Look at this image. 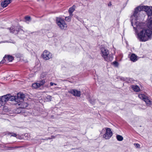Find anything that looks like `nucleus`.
I'll return each instance as SVG.
<instances>
[{
    "instance_id": "nucleus-1",
    "label": "nucleus",
    "mask_w": 152,
    "mask_h": 152,
    "mask_svg": "<svg viewBox=\"0 0 152 152\" xmlns=\"http://www.w3.org/2000/svg\"><path fill=\"white\" fill-rule=\"evenodd\" d=\"M133 27L135 32L137 34V38L140 41L145 42L151 39L152 35V31L148 29L143 28V24L136 21V23H133Z\"/></svg>"
},
{
    "instance_id": "nucleus-2",
    "label": "nucleus",
    "mask_w": 152,
    "mask_h": 152,
    "mask_svg": "<svg viewBox=\"0 0 152 152\" xmlns=\"http://www.w3.org/2000/svg\"><path fill=\"white\" fill-rule=\"evenodd\" d=\"M109 54V50L107 48H101V55L105 61H110L113 60V56Z\"/></svg>"
},
{
    "instance_id": "nucleus-3",
    "label": "nucleus",
    "mask_w": 152,
    "mask_h": 152,
    "mask_svg": "<svg viewBox=\"0 0 152 152\" xmlns=\"http://www.w3.org/2000/svg\"><path fill=\"white\" fill-rule=\"evenodd\" d=\"M56 23L59 27L62 30H66L67 27V25L65 21L61 18H57Z\"/></svg>"
},
{
    "instance_id": "nucleus-4",
    "label": "nucleus",
    "mask_w": 152,
    "mask_h": 152,
    "mask_svg": "<svg viewBox=\"0 0 152 152\" xmlns=\"http://www.w3.org/2000/svg\"><path fill=\"white\" fill-rule=\"evenodd\" d=\"M139 97L145 101L147 105H152V102L150 100L147 96L144 94H141L138 95Z\"/></svg>"
},
{
    "instance_id": "nucleus-5",
    "label": "nucleus",
    "mask_w": 152,
    "mask_h": 152,
    "mask_svg": "<svg viewBox=\"0 0 152 152\" xmlns=\"http://www.w3.org/2000/svg\"><path fill=\"white\" fill-rule=\"evenodd\" d=\"M42 57L44 59L47 60L52 58V54L49 51L45 50L43 52Z\"/></svg>"
},
{
    "instance_id": "nucleus-6",
    "label": "nucleus",
    "mask_w": 152,
    "mask_h": 152,
    "mask_svg": "<svg viewBox=\"0 0 152 152\" xmlns=\"http://www.w3.org/2000/svg\"><path fill=\"white\" fill-rule=\"evenodd\" d=\"M106 132L104 134L103 137L105 139H108L112 136L113 132L109 128H106Z\"/></svg>"
},
{
    "instance_id": "nucleus-7",
    "label": "nucleus",
    "mask_w": 152,
    "mask_h": 152,
    "mask_svg": "<svg viewBox=\"0 0 152 152\" xmlns=\"http://www.w3.org/2000/svg\"><path fill=\"white\" fill-rule=\"evenodd\" d=\"M14 59V58L12 56L10 55H5L3 58V59L0 62V64H3L6 61H12Z\"/></svg>"
},
{
    "instance_id": "nucleus-8",
    "label": "nucleus",
    "mask_w": 152,
    "mask_h": 152,
    "mask_svg": "<svg viewBox=\"0 0 152 152\" xmlns=\"http://www.w3.org/2000/svg\"><path fill=\"white\" fill-rule=\"evenodd\" d=\"M68 92L75 96L80 97L81 95L80 91L75 89H71L68 91Z\"/></svg>"
},
{
    "instance_id": "nucleus-9",
    "label": "nucleus",
    "mask_w": 152,
    "mask_h": 152,
    "mask_svg": "<svg viewBox=\"0 0 152 152\" xmlns=\"http://www.w3.org/2000/svg\"><path fill=\"white\" fill-rule=\"evenodd\" d=\"M16 99L18 101V103H19L20 102L24 101L25 100H26L24 94L21 93H18Z\"/></svg>"
},
{
    "instance_id": "nucleus-10",
    "label": "nucleus",
    "mask_w": 152,
    "mask_h": 152,
    "mask_svg": "<svg viewBox=\"0 0 152 152\" xmlns=\"http://www.w3.org/2000/svg\"><path fill=\"white\" fill-rule=\"evenodd\" d=\"M12 1V0H4L1 2V6L3 7H7Z\"/></svg>"
},
{
    "instance_id": "nucleus-11",
    "label": "nucleus",
    "mask_w": 152,
    "mask_h": 152,
    "mask_svg": "<svg viewBox=\"0 0 152 152\" xmlns=\"http://www.w3.org/2000/svg\"><path fill=\"white\" fill-rule=\"evenodd\" d=\"M147 26L150 31H152V17L151 19H148L147 21Z\"/></svg>"
},
{
    "instance_id": "nucleus-12",
    "label": "nucleus",
    "mask_w": 152,
    "mask_h": 152,
    "mask_svg": "<svg viewBox=\"0 0 152 152\" xmlns=\"http://www.w3.org/2000/svg\"><path fill=\"white\" fill-rule=\"evenodd\" d=\"M9 100L14 101L15 102L14 103L15 104H17L18 103V101L17 99H16L17 97H16L15 96H11L10 94H9Z\"/></svg>"
},
{
    "instance_id": "nucleus-13",
    "label": "nucleus",
    "mask_w": 152,
    "mask_h": 152,
    "mask_svg": "<svg viewBox=\"0 0 152 152\" xmlns=\"http://www.w3.org/2000/svg\"><path fill=\"white\" fill-rule=\"evenodd\" d=\"M9 95H8V94L4 95L1 96V99L5 103L6 102L9 100Z\"/></svg>"
},
{
    "instance_id": "nucleus-14",
    "label": "nucleus",
    "mask_w": 152,
    "mask_h": 152,
    "mask_svg": "<svg viewBox=\"0 0 152 152\" xmlns=\"http://www.w3.org/2000/svg\"><path fill=\"white\" fill-rule=\"evenodd\" d=\"M20 102V103L18 105L20 106V107L21 108H25L27 107L28 105V104L26 102H24L23 101Z\"/></svg>"
},
{
    "instance_id": "nucleus-15",
    "label": "nucleus",
    "mask_w": 152,
    "mask_h": 152,
    "mask_svg": "<svg viewBox=\"0 0 152 152\" xmlns=\"http://www.w3.org/2000/svg\"><path fill=\"white\" fill-rule=\"evenodd\" d=\"M132 88L136 92H139L140 91V89L139 86L137 85H134L132 86Z\"/></svg>"
},
{
    "instance_id": "nucleus-16",
    "label": "nucleus",
    "mask_w": 152,
    "mask_h": 152,
    "mask_svg": "<svg viewBox=\"0 0 152 152\" xmlns=\"http://www.w3.org/2000/svg\"><path fill=\"white\" fill-rule=\"evenodd\" d=\"M75 6L73 5L72 7L69 8V12L70 16L72 15V12L75 10Z\"/></svg>"
},
{
    "instance_id": "nucleus-17",
    "label": "nucleus",
    "mask_w": 152,
    "mask_h": 152,
    "mask_svg": "<svg viewBox=\"0 0 152 152\" xmlns=\"http://www.w3.org/2000/svg\"><path fill=\"white\" fill-rule=\"evenodd\" d=\"M130 60L133 62L137 61V56L134 54H132L130 57Z\"/></svg>"
},
{
    "instance_id": "nucleus-18",
    "label": "nucleus",
    "mask_w": 152,
    "mask_h": 152,
    "mask_svg": "<svg viewBox=\"0 0 152 152\" xmlns=\"http://www.w3.org/2000/svg\"><path fill=\"white\" fill-rule=\"evenodd\" d=\"M116 137L117 140L119 141H122L123 140V137L120 135H118Z\"/></svg>"
},
{
    "instance_id": "nucleus-19",
    "label": "nucleus",
    "mask_w": 152,
    "mask_h": 152,
    "mask_svg": "<svg viewBox=\"0 0 152 152\" xmlns=\"http://www.w3.org/2000/svg\"><path fill=\"white\" fill-rule=\"evenodd\" d=\"M47 73L46 72H42L40 75V77L42 78H44L46 75Z\"/></svg>"
},
{
    "instance_id": "nucleus-20",
    "label": "nucleus",
    "mask_w": 152,
    "mask_h": 152,
    "mask_svg": "<svg viewBox=\"0 0 152 152\" xmlns=\"http://www.w3.org/2000/svg\"><path fill=\"white\" fill-rule=\"evenodd\" d=\"M46 99L47 101H50L52 99V97L48 95L47 96Z\"/></svg>"
},
{
    "instance_id": "nucleus-21",
    "label": "nucleus",
    "mask_w": 152,
    "mask_h": 152,
    "mask_svg": "<svg viewBox=\"0 0 152 152\" xmlns=\"http://www.w3.org/2000/svg\"><path fill=\"white\" fill-rule=\"evenodd\" d=\"M32 87L34 88H37L38 87L37 83H35L33 84Z\"/></svg>"
},
{
    "instance_id": "nucleus-22",
    "label": "nucleus",
    "mask_w": 152,
    "mask_h": 152,
    "mask_svg": "<svg viewBox=\"0 0 152 152\" xmlns=\"http://www.w3.org/2000/svg\"><path fill=\"white\" fill-rule=\"evenodd\" d=\"M5 102L3 101L2 100H1V99H0V107L3 106L5 104Z\"/></svg>"
},
{
    "instance_id": "nucleus-23",
    "label": "nucleus",
    "mask_w": 152,
    "mask_h": 152,
    "mask_svg": "<svg viewBox=\"0 0 152 152\" xmlns=\"http://www.w3.org/2000/svg\"><path fill=\"white\" fill-rule=\"evenodd\" d=\"M65 20L68 22H69L71 20V17H66L65 18Z\"/></svg>"
},
{
    "instance_id": "nucleus-24",
    "label": "nucleus",
    "mask_w": 152,
    "mask_h": 152,
    "mask_svg": "<svg viewBox=\"0 0 152 152\" xmlns=\"http://www.w3.org/2000/svg\"><path fill=\"white\" fill-rule=\"evenodd\" d=\"M45 83V81L44 80H42L41 81H40L39 83V85L40 86L42 85H43Z\"/></svg>"
},
{
    "instance_id": "nucleus-25",
    "label": "nucleus",
    "mask_w": 152,
    "mask_h": 152,
    "mask_svg": "<svg viewBox=\"0 0 152 152\" xmlns=\"http://www.w3.org/2000/svg\"><path fill=\"white\" fill-rule=\"evenodd\" d=\"M113 65H114V66L116 67L118 66V63L117 61H115L113 62Z\"/></svg>"
},
{
    "instance_id": "nucleus-26",
    "label": "nucleus",
    "mask_w": 152,
    "mask_h": 152,
    "mask_svg": "<svg viewBox=\"0 0 152 152\" xmlns=\"http://www.w3.org/2000/svg\"><path fill=\"white\" fill-rule=\"evenodd\" d=\"M25 18L26 21H29L30 20V17L26 16Z\"/></svg>"
},
{
    "instance_id": "nucleus-27",
    "label": "nucleus",
    "mask_w": 152,
    "mask_h": 152,
    "mask_svg": "<svg viewBox=\"0 0 152 152\" xmlns=\"http://www.w3.org/2000/svg\"><path fill=\"white\" fill-rule=\"evenodd\" d=\"M134 145L135 147L137 148H140V145L138 144H134Z\"/></svg>"
},
{
    "instance_id": "nucleus-28",
    "label": "nucleus",
    "mask_w": 152,
    "mask_h": 152,
    "mask_svg": "<svg viewBox=\"0 0 152 152\" xmlns=\"http://www.w3.org/2000/svg\"><path fill=\"white\" fill-rule=\"evenodd\" d=\"M10 32L14 33V31H15V30H14V28L13 27H11L10 28Z\"/></svg>"
},
{
    "instance_id": "nucleus-29",
    "label": "nucleus",
    "mask_w": 152,
    "mask_h": 152,
    "mask_svg": "<svg viewBox=\"0 0 152 152\" xmlns=\"http://www.w3.org/2000/svg\"><path fill=\"white\" fill-rule=\"evenodd\" d=\"M50 86H52L54 85V83L51 82L50 83Z\"/></svg>"
},
{
    "instance_id": "nucleus-30",
    "label": "nucleus",
    "mask_w": 152,
    "mask_h": 152,
    "mask_svg": "<svg viewBox=\"0 0 152 152\" xmlns=\"http://www.w3.org/2000/svg\"><path fill=\"white\" fill-rule=\"evenodd\" d=\"M11 136L14 137H16V134L15 133H13Z\"/></svg>"
},
{
    "instance_id": "nucleus-31",
    "label": "nucleus",
    "mask_w": 152,
    "mask_h": 152,
    "mask_svg": "<svg viewBox=\"0 0 152 152\" xmlns=\"http://www.w3.org/2000/svg\"><path fill=\"white\" fill-rule=\"evenodd\" d=\"M111 5H112V4H111V2H110V3L108 4V6H110H110H111Z\"/></svg>"
},
{
    "instance_id": "nucleus-32",
    "label": "nucleus",
    "mask_w": 152,
    "mask_h": 152,
    "mask_svg": "<svg viewBox=\"0 0 152 152\" xmlns=\"http://www.w3.org/2000/svg\"><path fill=\"white\" fill-rule=\"evenodd\" d=\"M76 19H77L78 20H80V18H79L78 17H76Z\"/></svg>"
},
{
    "instance_id": "nucleus-33",
    "label": "nucleus",
    "mask_w": 152,
    "mask_h": 152,
    "mask_svg": "<svg viewBox=\"0 0 152 152\" xmlns=\"http://www.w3.org/2000/svg\"><path fill=\"white\" fill-rule=\"evenodd\" d=\"M54 85H57V84H56V83H54Z\"/></svg>"
}]
</instances>
